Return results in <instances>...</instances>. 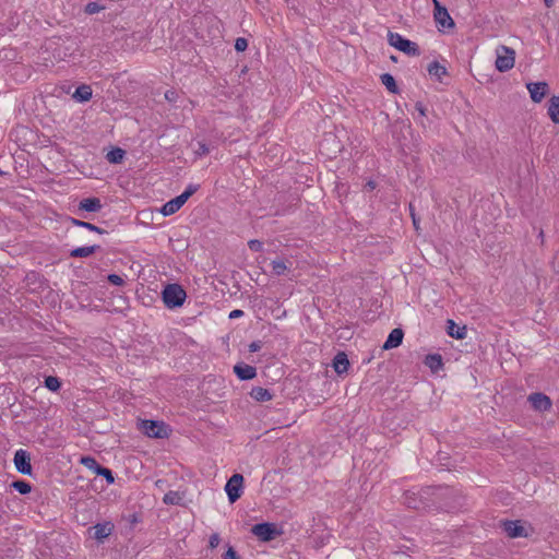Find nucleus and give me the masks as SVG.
Segmentation results:
<instances>
[{"label":"nucleus","mask_w":559,"mask_h":559,"mask_svg":"<svg viewBox=\"0 0 559 559\" xmlns=\"http://www.w3.org/2000/svg\"><path fill=\"white\" fill-rule=\"evenodd\" d=\"M420 496L431 503V509L451 512L462 507L463 497L450 486H427L420 489Z\"/></svg>","instance_id":"nucleus-1"},{"label":"nucleus","mask_w":559,"mask_h":559,"mask_svg":"<svg viewBox=\"0 0 559 559\" xmlns=\"http://www.w3.org/2000/svg\"><path fill=\"white\" fill-rule=\"evenodd\" d=\"M160 296L167 309H177L185 304L187 293L180 284L171 283L164 286Z\"/></svg>","instance_id":"nucleus-2"},{"label":"nucleus","mask_w":559,"mask_h":559,"mask_svg":"<svg viewBox=\"0 0 559 559\" xmlns=\"http://www.w3.org/2000/svg\"><path fill=\"white\" fill-rule=\"evenodd\" d=\"M199 188H200V185H195V183L188 185L186 190L181 194L169 200L162 206L160 213L164 216H169V215L175 214L183 206V204L188 201V199L190 197H192L199 190Z\"/></svg>","instance_id":"nucleus-3"},{"label":"nucleus","mask_w":559,"mask_h":559,"mask_svg":"<svg viewBox=\"0 0 559 559\" xmlns=\"http://www.w3.org/2000/svg\"><path fill=\"white\" fill-rule=\"evenodd\" d=\"M139 429L147 437L155 439L168 438L171 429L163 420L143 419L139 424Z\"/></svg>","instance_id":"nucleus-4"},{"label":"nucleus","mask_w":559,"mask_h":559,"mask_svg":"<svg viewBox=\"0 0 559 559\" xmlns=\"http://www.w3.org/2000/svg\"><path fill=\"white\" fill-rule=\"evenodd\" d=\"M388 41L395 49L408 55V56H419L420 49L418 45L405 37H403L399 33H393L389 31L388 33Z\"/></svg>","instance_id":"nucleus-5"},{"label":"nucleus","mask_w":559,"mask_h":559,"mask_svg":"<svg viewBox=\"0 0 559 559\" xmlns=\"http://www.w3.org/2000/svg\"><path fill=\"white\" fill-rule=\"evenodd\" d=\"M251 533L255 535L261 542H271L280 536L283 532L277 528L276 524L262 522L254 524L251 528Z\"/></svg>","instance_id":"nucleus-6"},{"label":"nucleus","mask_w":559,"mask_h":559,"mask_svg":"<svg viewBox=\"0 0 559 559\" xmlns=\"http://www.w3.org/2000/svg\"><path fill=\"white\" fill-rule=\"evenodd\" d=\"M514 50L507 47L500 46L497 49L496 68L500 72H506L514 67Z\"/></svg>","instance_id":"nucleus-7"},{"label":"nucleus","mask_w":559,"mask_h":559,"mask_svg":"<svg viewBox=\"0 0 559 559\" xmlns=\"http://www.w3.org/2000/svg\"><path fill=\"white\" fill-rule=\"evenodd\" d=\"M243 476L241 474H234L225 485V491L228 496L230 503L236 502L242 495Z\"/></svg>","instance_id":"nucleus-8"},{"label":"nucleus","mask_w":559,"mask_h":559,"mask_svg":"<svg viewBox=\"0 0 559 559\" xmlns=\"http://www.w3.org/2000/svg\"><path fill=\"white\" fill-rule=\"evenodd\" d=\"M13 463L16 471L23 475L32 476L33 467L31 464V454L26 450L19 449L14 453Z\"/></svg>","instance_id":"nucleus-9"},{"label":"nucleus","mask_w":559,"mask_h":559,"mask_svg":"<svg viewBox=\"0 0 559 559\" xmlns=\"http://www.w3.org/2000/svg\"><path fill=\"white\" fill-rule=\"evenodd\" d=\"M404 504L409 508V509H414V510H426V509H431V503L430 501H428L427 499L423 498L420 496V490H418L417 492L415 491H406L405 495H404Z\"/></svg>","instance_id":"nucleus-10"},{"label":"nucleus","mask_w":559,"mask_h":559,"mask_svg":"<svg viewBox=\"0 0 559 559\" xmlns=\"http://www.w3.org/2000/svg\"><path fill=\"white\" fill-rule=\"evenodd\" d=\"M433 16L437 25L440 26L442 29L453 28L455 26V23L451 15L449 14L447 8L442 7L437 0H433Z\"/></svg>","instance_id":"nucleus-11"},{"label":"nucleus","mask_w":559,"mask_h":559,"mask_svg":"<svg viewBox=\"0 0 559 559\" xmlns=\"http://www.w3.org/2000/svg\"><path fill=\"white\" fill-rule=\"evenodd\" d=\"M532 407L537 412H547L552 407V402L548 395L542 392L531 393L527 397Z\"/></svg>","instance_id":"nucleus-12"},{"label":"nucleus","mask_w":559,"mask_h":559,"mask_svg":"<svg viewBox=\"0 0 559 559\" xmlns=\"http://www.w3.org/2000/svg\"><path fill=\"white\" fill-rule=\"evenodd\" d=\"M114 528L115 525L110 521H107L104 523H97L96 525L90 527L88 532L93 531L91 536L98 543H103L105 538L111 535Z\"/></svg>","instance_id":"nucleus-13"},{"label":"nucleus","mask_w":559,"mask_h":559,"mask_svg":"<svg viewBox=\"0 0 559 559\" xmlns=\"http://www.w3.org/2000/svg\"><path fill=\"white\" fill-rule=\"evenodd\" d=\"M526 87L534 103H540L549 91V85L546 82H530Z\"/></svg>","instance_id":"nucleus-14"},{"label":"nucleus","mask_w":559,"mask_h":559,"mask_svg":"<svg viewBox=\"0 0 559 559\" xmlns=\"http://www.w3.org/2000/svg\"><path fill=\"white\" fill-rule=\"evenodd\" d=\"M234 373L241 381L252 380L257 377V368L245 362H238L234 366Z\"/></svg>","instance_id":"nucleus-15"},{"label":"nucleus","mask_w":559,"mask_h":559,"mask_svg":"<svg viewBox=\"0 0 559 559\" xmlns=\"http://www.w3.org/2000/svg\"><path fill=\"white\" fill-rule=\"evenodd\" d=\"M503 531L511 538L527 536L525 527L521 524L520 521H504Z\"/></svg>","instance_id":"nucleus-16"},{"label":"nucleus","mask_w":559,"mask_h":559,"mask_svg":"<svg viewBox=\"0 0 559 559\" xmlns=\"http://www.w3.org/2000/svg\"><path fill=\"white\" fill-rule=\"evenodd\" d=\"M404 338V331L401 328L393 329L386 341L384 342L383 349H392L399 347Z\"/></svg>","instance_id":"nucleus-17"},{"label":"nucleus","mask_w":559,"mask_h":559,"mask_svg":"<svg viewBox=\"0 0 559 559\" xmlns=\"http://www.w3.org/2000/svg\"><path fill=\"white\" fill-rule=\"evenodd\" d=\"M332 366L338 376L347 373L349 368L347 355L344 352H338L332 360Z\"/></svg>","instance_id":"nucleus-18"},{"label":"nucleus","mask_w":559,"mask_h":559,"mask_svg":"<svg viewBox=\"0 0 559 559\" xmlns=\"http://www.w3.org/2000/svg\"><path fill=\"white\" fill-rule=\"evenodd\" d=\"M102 207H103V204L100 202V199L96 198V197L82 199L78 205L79 211H85V212H92V213L99 212L102 210Z\"/></svg>","instance_id":"nucleus-19"},{"label":"nucleus","mask_w":559,"mask_h":559,"mask_svg":"<svg viewBox=\"0 0 559 559\" xmlns=\"http://www.w3.org/2000/svg\"><path fill=\"white\" fill-rule=\"evenodd\" d=\"M447 333L456 340H463L466 337L467 330L466 326L457 325L453 320L449 319L447 321Z\"/></svg>","instance_id":"nucleus-20"},{"label":"nucleus","mask_w":559,"mask_h":559,"mask_svg":"<svg viewBox=\"0 0 559 559\" xmlns=\"http://www.w3.org/2000/svg\"><path fill=\"white\" fill-rule=\"evenodd\" d=\"M424 364L432 371L438 372L443 368V359L440 354H428L425 359Z\"/></svg>","instance_id":"nucleus-21"},{"label":"nucleus","mask_w":559,"mask_h":559,"mask_svg":"<svg viewBox=\"0 0 559 559\" xmlns=\"http://www.w3.org/2000/svg\"><path fill=\"white\" fill-rule=\"evenodd\" d=\"M547 114L554 123L559 124V96L552 95L549 98Z\"/></svg>","instance_id":"nucleus-22"},{"label":"nucleus","mask_w":559,"mask_h":559,"mask_svg":"<svg viewBox=\"0 0 559 559\" xmlns=\"http://www.w3.org/2000/svg\"><path fill=\"white\" fill-rule=\"evenodd\" d=\"M249 394L257 402H267L273 399L272 392L262 386H253Z\"/></svg>","instance_id":"nucleus-23"},{"label":"nucleus","mask_w":559,"mask_h":559,"mask_svg":"<svg viewBox=\"0 0 559 559\" xmlns=\"http://www.w3.org/2000/svg\"><path fill=\"white\" fill-rule=\"evenodd\" d=\"M92 87L90 85L83 84L76 87L72 97L79 103H85L92 98Z\"/></svg>","instance_id":"nucleus-24"},{"label":"nucleus","mask_w":559,"mask_h":559,"mask_svg":"<svg viewBox=\"0 0 559 559\" xmlns=\"http://www.w3.org/2000/svg\"><path fill=\"white\" fill-rule=\"evenodd\" d=\"M100 247L98 245L78 247L70 251L71 258H86L95 253Z\"/></svg>","instance_id":"nucleus-25"},{"label":"nucleus","mask_w":559,"mask_h":559,"mask_svg":"<svg viewBox=\"0 0 559 559\" xmlns=\"http://www.w3.org/2000/svg\"><path fill=\"white\" fill-rule=\"evenodd\" d=\"M381 83L386 87V90L392 94H399L400 88L396 84L394 76L390 73H383L380 76Z\"/></svg>","instance_id":"nucleus-26"},{"label":"nucleus","mask_w":559,"mask_h":559,"mask_svg":"<svg viewBox=\"0 0 559 559\" xmlns=\"http://www.w3.org/2000/svg\"><path fill=\"white\" fill-rule=\"evenodd\" d=\"M126 156V151L121 147H112L106 155V159L110 164H120L122 163L123 158Z\"/></svg>","instance_id":"nucleus-27"},{"label":"nucleus","mask_w":559,"mask_h":559,"mask_svg":"<svg viewBox=\"0 0 559 559\" xmlns=\"http://www.w3.org/2000/svg\"><path fill=\"white\" fill-rule=\"evenodd\" d=\"M428 73L432 76H436L439 81L443 75L448 74L447 68L441 66L438 61H432L428 64Z\"/></svg>","instance_id":"nucleus-28"},{"label":"nucleus","mask_w":559,"mask_h":559,"mask_svg":"<svg viewBox=\"0 0 559 559\" xmlns=\"http://www.w3.org/2000/svg\"><path fill=\"white\" fill-rule=\"evenodd\" d=\"M70 222L73 226H78V227H83V228H86L91 231H94V233H97V234H107V230L92 224V223H88V222H85V221H81V219H78V218H73L71 217L70 218Z\"/></svg>","instance_id":"nucleus-29"},{"label":"nucleus","mask_w":559,"mask_h":559,"mask_svg":"<svg viewBox=\"0 0 559 559\" xmlns=\"http://www.w3.org/2000/svg\"><path fill=\"white\" fill-rule=\"evenodd\" d=\"M80 463L84 465L90 471H93L95 474L99 473V469L103 468V465H100L97 460L91 455H83L80 459Z\"/></svg>","instance_id":"nucleus-30"},{"label":"nucleus","mask_w":559,"mask_h":559,"mask_svg":"<svg viewBox=\"0 0 559 559\" xmlns=\"http://www.w3.org/2000/svg\"><path fill=\"white\" fill-rule=\"evenodd\" d=\"M44 385L51 392H57L61 388V381L58 377L47 376L44 380Z\"/></svg>","instance_id":"nucleus-31"},{"label":"nucleus","mask_w":559,"mask_h":559,"mask_svg":"<svg viewBox=\"0 0 559 559\" xmlns=\"http://www.w3.org/2000/svg\"><path fill=\"white\" fill-rule=\"evenodd\" d=\"M11 487L14 488L21 495H27L32 490L31 484L22 479L14 480L11 484Z\"/></svg>","instance_id":"nucleus-32"},{"label":"nucleus","mask_w":559,"mask_h":559,"mask_svg":"<svg viewBox=\"0 0 559 559\" xmlns=\"http://www.w3.org/2000/svg\"><path fill=\"white\" fill-rule=\"evenodd\" d=\"M104 9H105V5L100 4L98 1H91L85 5L84 12L86 14L92 15V14L100 12Z\"/></svg>","instance_id":"nucleus-33"},{"label":"nucleus","mask_w":559,"mask_h":559,"mask_svg":"<svg viewBox=\"0 0 559 559\" xmlns=\"http://www.w3.org/2000/svg\"><path fill=\"white\" fill-rule=\"evenodd\" d=\"M272 270L275 275H282L287 270L284 260H274L272 261Z\"/></svg>","instance_id":"nucleus-34"},{"label":"nucleus","mask_w":559,"mask_h":559,"mask_svg":"<svg viewBox=\"0 0 559 559\" xmlns=\"http://www.w3.org/2000/svg\"><path fill=\"white\" fill-rule=\"evenodd\" d=\"M96 475L104 477L108 485H111L115 483L114 473L108 467L103 466V468L99 469V473H97Z\"/></svg>","instance_id":"nucleus-35"},{"label":"nucleus","mask_w":559,"mask_h":559,"mask_svg":"<svg viewBox=\"0 0 559 559\" xmlns=\"http://www.w3.org/2000/svg\"><path fill=\"white\" fill-rule=\"evenodd\" d=\"M180 498L177 491H168L165 493L163 501L166 504H178Z\"/></svg>","instance_id":"nucleus-36"},{"label":"nucleus","mask_w":559,"mask_h":559,"mask_svg":"<svg viewBox=\"0 0 559 559\" xmlns=\"http://www.w3.org/2000/svg\"><path fill=\"white\" fill-rule=\"evenodd\" d=\"M415 109H416V111L418 112V115H419V117H420V119L418 120V122H419L423 127H426V123H425V121H424V118H426V116H427V108L424 106V104H423V103L417 102V103L415 104Z\"/></svg>","instance_id":"nucleus-37"},{"label":"nucleus","mask_w":559,"mask_h":559,"mask_svg":"<svg viewBox=\"0 0 559 559\" xmlns=\"http://www.w3.org/2000/svg\"><path fill=\"white\" fill-rule=\"evenodd\" d=\"M209 153H210L209 145L205 142H203V141H199L197 143V148L194 150V154L198 157H202L204 155H207Z\"/></svg>","instance_id":"nucleus-38"},{"label":"nucleus","mask_w":559,"mask_h":559,"mask_svg":"<svg viewBox=\"0 0 559 559\" xmlns=\"http://www.w3.org/2000/svg\"><path fill=\"white\" fill-rule=\"evenodd\" d=\"M248 47V40L243 37H238L236 40H235V50L237 52H242L247 49Z\"/></svg>","instance_id":"nucleus-39"},{"label":"nucleus","mask_w":559,"mask_h":559,"mask_svg":"<svg viewBox=\"0 0 559 559\" xmlns=\"http://www.w3.org/2000/svg\"><path fill=\"white\" fill-rule=\"evenodd\" d=\"M222 559H240V557L233 546H228L225 554H223Z\"/></svg>","instance_id":"nucleus-40"},{"label":"nucleus","mask_w":559,"mask_h":559,"mask_svg":"<svg viewBox=\"0 0 559 559\" xmlns=\"http://www.w3.org/2000/svg\"><path fill=\"white\" fill-rule=\"evenodd\" d=\"M248 247L251 251L260 252L263 249V243L258 239H251L248 241Z\"/></svg>","instance_id":"nucleus-41"},{"label":"nucleus","mask_w":559,"mask_h":559,"mask_svg":"<svg viewBox=\"0 0 559 559\" xmlns=\"http://www.w3.org/2000/svg\"><path fill=\"white\" fill-rule=\"evenodd\" d=\"M107 280L110 284L116 285V286L124 285V280L118 274H109L107 276Z\"/></svg>","instance_id":"nucleus-42"},{"label":"nucleus","mask_w":559,"mask_h":559,"mask_svg":"<svg viewBox=\"0 0 559 559\" xmlns=\"http://www.w3.org/2000/svg\"><path fill=\"white\" fill-rule=\"evenodd\" d=\"M221 542L219 535L217 533H214L210 536L209 539V547L210 548H216Z\"/></svg>","instance_id":"nucleus-43"},{"label":"nucleus","mask_w":559,"mask_h":559,"mask_svg":"<svg viewBox=\"0 0 559 559\" xmlns=\"http://www.w3.org/2000/svg\"><path fill=\"white\" fill-rule=\"evenodd\" d=\"M165 98L169 103H175L178 98V93L175 90H168L165 92Z\"/></svg>","instance_id":"nucleus-44"},{"label":"nucleus","mask_w":559,"mask_h":559,"mask_svg":"<svg viewBox=\"0 0 559 559\" xmlns=\"http://www.w3.org/2000/svg\"><path fill=\"white\" fill-rule=\"evenodd\" d=\"M262 348V342L261 341H253L249 344V352L255 353Z\"/></svg>","instance_id":"nucleus-45"},{"label":"nucleus","mask_w":559,"mask_h":559,"mask_svg":"<svg viewBox=\"0 0 559 559\" xmlns=\"http://www.w3.org/2000/svg\"><path fill=\"white\" fill-rule=\"evenodd\" d=\"M141 515L139 513H132L128 516V521L131 524V526H134L135 524L141 522Z\"/></svg>","instance_id":"nucleus-46"},{"label":"nucleus","mask_w":559,"mask_h":559,"mask_svg":"<svg viewBox=\"0 0 559 559\" xmlns=\"http://www.w3.org/2000/svg\"><path fill=\"white\" fill-rule=\"evenodd\" d=\"M245 314V312L240 309H235L233 311H230L229 313V319H237V318H240Z\"/></svg>","instance_id":"nucleus-47"},{"label":"nucleus","mask_w":559,"mask_h":559,"mask_svg":"<svg viewBox=\"0 0 559 559\" xmlns=\"http://www.w3.org/2000/svg\"><path fill=\"white\" fill-rule=\"evenodd\" d=\"M411 215H412V219H413L414 227H415L416 229H418V221H419V219H418V218H416V216H415V214H414V212H413V211L411 212Z\"/></svg>","instance_id":"nucleus-48"},{"label":"nucleus","mask_w":559,"mask_h":559,"mask_svg":"<svg viewBox=\"0 0 559 559\" xmlns=\"http://www.w3.org/2000/svg\"><path fill=\"white\" fill-rule=\"evenodd\" d=\"M544 2L547 8H551L555 3V0H544Z\"/></svg>","instance_id":"nucleus-49"}]
</instances>
